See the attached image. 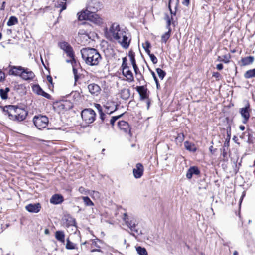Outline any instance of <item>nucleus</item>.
Instances as JSON below:
<instances>
[{"mask_svg":"<svg viewBox=\"0 0 255 255\" xmlns=\"http://www.w3.org/2000/svg\"><path fill=\"white\" fill-rule=\"evenodd\" d=\"M105 35L107 39L111 41L117 42L125 49H128L129 46L130 39L128 36V30L120 27L117 23L112 24L109 29L106 28Z\"/></svg>","mask_w":255,"mask_h":255,"instance_id":"obj_1","label":"nucleus"},{"mask_svg":"<svg viewBox=\"0 0 255 255\" xmlns=\"http://www.w3.org/2000/svg\"><path fill=\"white\" fill-rule=\"evenodd\" d=\"M3 111L5 115H8L10 120L14 121H22L27 115V112L24 109L14 105L5 106L3 107Z\"/></svg>","mask_w":255,"mask_h":255,"instance_id":"obj_2","label":"nucleus"},{"mask_svg":"<svg viewBox=\"0 0 255 255\" xmlns=\"http://www.w3.org/2000/svg\"><path fill=\"white\" fill-rule=\"evenodd\" d=\"M82 58L90 66L97 65L101 60V56L97 50L92 48H83L81 50Z\"/></svg>","mask_w":255,"mask_h":255,"instance_id":"obj_3","label":"nucleus"},{"mask_svg":"<svg viewBox=\"0 0 255 255\" xmlns=\"http://www.w3.org/2000/svg\"><path fill=\"white\" fill-rule=\"evenodd\" d=\"M93 13H89L86 10L78 13L79 20H88L95 23L100 24L102 22V19L98 15H93Z\"/></svg>","mask_w":255,"mask_h":255,"instance_id":"obj_4","label":"nucleus"},{"mask_svg":"<svg viewBox=\"0 0 255 255\" xmlns=\"http://www.w3.org/2000/svg\"><path fill=\"white\" fill-rule=\"evenodd\" d=\"M81 117L86 124H89L95 120L96 113L92 109H85L81 112Z\"/></svg>","mask_w":255,"mask_h":255,"instance_id":"obj_5","label":"nucleus"},{"mask_svg":"<svg viewBox=\"0 0 255 255\" xmlns=\"http://www.w3.org/2000/svg\"><path fill=\"white\" fill-rule=\"evenodd\" d=\"M33 121L35 127L39 129L45 128L48 124V118L45 116L41 115L35 116Z\"/></svg>","mask_w":255,"mask_h":255,"instance_id":"obj_6","label":"nucleus"},{"mask_svg":"<svg viewBox=\"0 0 255 255\" xmlns=\"http://www.w3.org/2000/svg\"><path fill=\"white\" fill-rule=\"evenodd\" d=\"M58 46L66 53L67 56L72 58L73 61H75L74 53L73 48L68 42L65 41L60 42L58 43Z\"/></svg>","mask_w":255,"mask_h":255,"instance_id":"obj_7","label":"nucleus"},{"mask_svg":"<svg viewBox=\"0 0 255 255\" xmlns=\"http://www.w3.org/2000/svg\"><path fill=\"white\" fill-rule=\"evenodd\" d=\"M9 74L10 75L19 76L21 78V75L23 72L24 67L20 66H12L9 65Z\"/></svg>","mask_w":255,"mask_h":255,"instance_id":"obj_8","label":"nucleus"},{"mask_svg":"<svg viewBox=\"0 0 255 255\" xmlns=\"http://www.w3.org/2000/svg\"><path fill=\"white\" fill-rule=\"evenodd\" d=\"M240 113L243 118V123L246 124L250 117V104L247 103L245 107L240 108Z\"/></svg>","mask_w":255,"mask_h":255,"instance_id":"obj_9","label":"nucleus"},{"mask_svg":"<svg viewBox=\"0 0 255 255\" xmlns=\"http://www.w3.org/2000/svg\"><path fill=\"white\" fill-rule=\"evenodd\" d=\"M117 104L114 102H108L104 106L105 112L109 116L111 114L117 110Z\"/></svg>","mask_w":255,"mask_h":255,"instance_id":"obj_10","label":"nucleus"},{"mask_svg":"<svg viewBox=\"0 0 255 255\" xmlns=\"http://www.w3.org/2000/svg\"><path fill=\"white\" fill-rule=\"evenodd\" d=\"M35 74L33 71L27 68H24L21 75V78L25 81H31L33 79Z\"/></svg>","mask_w":255,"mask_h":255,"instance_id":"obj_11","label":"nucleus"},{"mask_svg":"<svg viewBox=\"0 0 255 255\" xmlns=\"http://www.w3.org/2000/svg\"><path fill=\"white\" fill-rule=\"evenodd\" d=\"M98 8L99 4L95 1L91 0L88 3L86 10L89 13L92 12L93 15H97L96 12L97 11Z\"/></svg>","mask_w":255,"mask_h":255,"instance_id":"obj_12","label":"nucleus"},{"mask_svg":"<svg viewBox=\"0 0 255 255\" xmlns=\"http://www.w3.org/2000/svg\"><path fill=\"white\" fill-rule=\"evenodd\" d=\"M143 166L140 163H137L136 165V167L133 170V173L135 178H139L143 175Z\"/></svg>","mask_w":255,"mask_h":255,"instance_id":"obj_13","label":"nucleus"},{"mask_svg":"<svg viewBox=\"0 0 255 255\" xmlns=\"http://www.w3.org/2000/svg\"><path fill=\"white\" fill-rule=\"evenodd\" d=\"M118 125L119 129L124 132L127 133L130 132V128L128 122L125 121H119Z\"/></svg>","mask_w":255,"mask_h":255,"instance_id":"obj_14","label":"nucleus"},{"mask_svg":"<svg viewBox=\"0 0 255 255\" xmlns=\"http://www.w3.org/2000/svg\"><path fill=\"white\" fill-rule=\"evenodd\" d=\"M41 205L39 203L29 204L26 206V209L29 212L38 213L41 209Z\"/></svg>","mask_w":255,"mask_h":255,"instance_id":"obj_15","label":"nucleus"},{"mask_svg":"<svg viewBox=\"0 0 255 255\" xmlns=\"http://www.w3.org/2000/svg\"><path fill=\"white\" fill-rule=\"evenodd\" d=\"M88 88L90 93L93 95H98L101 91L100 87L95 83L89 84L88 86Z\"/></svg>","mask_w":255,"mask_h":255,"instance_id":"obj_16","label":"nucleus"},{"mask_svg":"<svg viewBox=\"0 0 255 255\" xmlns=\"http://www.w3.org/2000/svg\"><path fill=\"white\" fill-rule=\"evenodd\" d=\"M123 74L127 78V80L129 82L134 81L133 75L132 72L129 69V67L122 68Z\"/></svg>","mask_w":255,"mask_h":255,"instance_id":"obj_17","label":"nucleus"},{"mask_svg":"<svg viewBox=\"0 0 255 255\" xmlns=\"http://www.w3.org/2000/svg\"><path fill=\"white\" fill-rule=\"evenodd\" d=\"M254 59V57L252 56L245 57L241 59L239 63L241 66H245L252 64Z\"/></svg>","mask_w":255,"mask_h":255,"instance_id":"obj_18","label":"nucleus"},{"mask_svg":"<svg viewBox=\"0 0 255 255\" xmlns=\"http://www.w3.org/2000/svg\"><path fill=\"white\" fill-rule=\"evenodd\" d=\"M200 173V171L198 168L196 166L191 167L187 171L186 173V177L188 179H191L193 175H198Z\"/></svg>","mask_w":255,"mask_h":255,"instance_id":"obj_19","label":"nucleus"},{"mask_svg":"<svg viewBox=\"0 0 255 255\" xmlns=\"http://www.w3.org/2000/svg\"><path fill=\"white\" fill-rule=\"evenodd\" d=\"M50 201L53 204H60L63 201V197L61 195L55 194L51 197Z\"/></svg>","mask_w":255,"mask_h":255,"instance_id":"obj_20","label":"nucleus"},{"mask_svg":"<svg viewBox=\"0 0 255 255\" xmlns=\"http://www.w3.org/2000/svg\"><path fill=\"white\" fill-rule=\"evenodd\" d=\"M229 142L230 138L226 140L222 148V155L224 158V159H227L228 158V151L229 147Z\"/></svg>","mask_w":255,"mask_h":255,"instance_id":"obj_21","label":"nucleus"},{"mask_svg":"<svg viewBox=\"0 0 255 255\" xmlns=\"http://www.w3.org/2000/svg\"><path fill=\"white\" fill-rule=\"evenodd\" d=\"M136 89L142 99L147 98V89L144 86H137Z\"/></svg>","mask_w":255,"mask_h":255,"instance_id":"obj_22","label":"nucleus"},{"mask_svg":"<svg viewBox=\"0 0 255 255\" xmlns=\"http://www.w3.org/2000/svg\"><path fill=\"white\" fill-rule=\"evenodd\" d=\"M126 224L128 227L131 231L135 232V233L139 234L138 230L135 228L136 224L134 219L130 220H129L128 221L126 222Z\"/></svg>","mask_w":255,"mask_h":255,"instance_id":"obj_23","label":"nucleus"},{"mask_svg":"<svg viewBox=\"0 0 255 255\" xmlns=\"http://www.w3.org/2000/svg\"><path fill=\"white\" fill-rule=\"evenodd\" d=\"M133 66L136 79L138 81H140L144 80V77L143 74L141 73V71L139 70L137 65H134Z\"/></svg>","mask_w":255,"mask_h":255,"instance_id":"obj_24","label":"nucleus"},{"mask_svg":"<svg viewBox=\"0 0 255 255\" xmlns=\"http://www.w3.org/2000/svg\"><path fill=\"white\" fill-rule=\"evenodd\" d=\"M121 98L124 100H127L130 95V90L128 88H124L120 92Z\"/></svg>","mask_w":255,"mask_h":255,"instance_id":"obj_25","label":"nucleus"},{"mask_svg":"<svg viewBox=\"0 0 255 255\" xmlns=\"http://www.w3.org/2000/svg\"><path fill=\"white\" fill-rule=\"evenodd\" d=\"M56 239L62 243L65 242V234L62 231H57L55 232Z\"/></svg>","mask_w":255,"mask_h":255,"instance_id":"obj_26","label":"nucleus"},{"mask_svg":"<svg viewBox=\"0 0 255 255\" xmlns=\"http://www.w3.org/2000/svg\"><path fill=\"white\" fill-rule=\"evenodd\" d=\"M184 146L185 148L190 151L195 152L196 151V148L195 145L188 141H185L184 142Z\"/></svg>","mask_w":255,"mask_h":255,"instance_id":"obj_27","label":"nucleus"},{"mask_svg":"<svg viewBox=\"0 0 255 255\" xmlns=\"http://www.w3.org/2000/svg\"><path fill=\"white\" fill-rule=\"evenodd\" d=\"M78 37L80 38H84L85 40H87L89 39V36L87 31L84 29H80L78 31Z\"/></svg>","mask_w":255,"mask_h":255,"instance_id":"obj_28","label":"nucleus"},{"mask_svg":"<svg viewBox=\"0 0 255 255\" xmlns=\"http://www.w3.org/2000/svg\"><path fill=\"white\" fill-rule=\"evenodd\" d=\"M244 76L246 79L255 77V68L247 71L245 73Z\"/></svg>","mask_w":255,"mask_h":255,"instance_id":"obj_29","label":"nucleus"},{"mask_svg":"<svg viewBox=\"0 0 255 255\" xmlns=\"http://www.w3.org/2000/svg\"><path fill=\"white\" fill-rule=\"evenodd\" d=\"M18 22V19L14 16H10L7 24L8 26H11L17 24Z\"/></svg>","mask_w":255,"mask_h":255,"instance_id":"obj_30","label":"nucleus"},{"mask_svg":"<svg viewBox=\"0 0 255 255\" xmlns=\"http://www.w3.org/2000/svg\"><path fill=\"white\" fill-rule=\"evenodd\" d=\"M168 31L165 33L161 36V41L162 42L166 43L167 40L169 38L171 35V28H168Z\"/></svg>","mask_w":255,"mask_h":255,"instance_id":"obj_31","label":"nucleus"},{"mask_svg":"<svg viewBox=\"0 0 255 255\" xmlns=\"http://www.w3.org/2000/svg\"><path fill=\"white\" fill-rule=\"evenodd\" d=\"M136 251L139 255H148L147 252L145 248H142L140 246L135 247Z\"/></svg>","mask_w":255,"mask_h":255,"instance_id":"obj_32","label":"nucleus"},{"mask_svg":"<svg viewBox=\"0 0 255 255\" xmlns=\"http://www.w3.org/2000/svg\"><path fill=\"white\" fill-rule=\"evenodd\" d=\"M66 0H62V1H58L57 5H56V7L58 8L61 7V8L60 10V12H62L63 10L66 9Z\"/></svg>","mask_w":255,"mask_h":255,"instance_id":"obj_33","label":"nucleus"},{"mask_svg":"<svg viewBox=\"0 0 255 255\" xmlns=\"http://www.w3.org/2000/svg\"><path fill=\"white\" fill-rule=\"evenodd\" d=\"M230 55H224L222 57H221V56H218L217 60L220 62H223L225 63H228L230 61Z\"/></svg>","mask_w":255,"mask_h":255,"instance_id":"obj_34","label":"nucleus"},{"mask_svg":"<svg viewBox=\"0 0 255 255\" xmlns=\"http://www.w3.org/2000/svg\"><path fill=\"white\" fill-rule=\"evenodd\" d=\"M82 199L83 200L84 204L87 206H94L93 202L90 200V199L87 196H83Z\"/></svg>","mask_w":255,"mask_h":255,"instance_id":"obj_35","label":"nucleus"},{"mask_svg":"<svg viewBox=\"0 0 255 255\" xmlns=\"http://www.w3.org/2000/svg\"><path fill=\"white\" fill-rule=\"evenodd\" d=\"M156 71L158 74V77L161 80L163 79V78H164V77L166 75L165 72L159 68H156Z\"/></svg>","mask_w":255,"mask_h":255,"instance_id":"obj_36","label":"nucleus"},{"mask_svg":"<svg viewBox=\"0 0 255 255\" xmlns=\"http://www.w3.org/2000/svg\"><path fill=\"white\" fill-rule=\"evenodd\" d=\"M32 89L34 93L39 95H40L41 93L42 92V91L43 90L39 85H34L32 87Z\"/></svg>","mask_w":255,"mask_h":255,"instance_id":"obj_37","label":"nucleus"},{"mask_svg":"<svg viewBox=\"0 0 255 255\" xmlns=\"http://www.w3.org/2000/svg\"><path fill=\"white\" fill-rule=\"evenodd\" d=\"M66 248L67 249H74L75 248V245L71 242L69 238H67V243L66 245Z\"/></svg>","mask_w":255,"mask_h":255,"instance_id":"obj_38","label":"nucleus"},{"mask_svg":"<svg viewBox=\"0 0 255 255\" xmlns=\"http://www.w3.org/2000/svg\"><path fill=\"white\" fill-rule=\"evenodd\" d=\"M123 115V114H121V115H119V116H113V117H111V119L110 120V124L112 125V127L114 126V123H115V121L116 120H117L118 119H119L120 117H121Z\"/></svg>","mask_w":255,"mask_h":255,"instance_id":"obj_39","label":"nucleus"},{"mask_svg":"<svg viewBox=\"0 0 255 255\" xmlns=\"http://www.w3.org/2000/svg\"><path fill=\"white\" fill-rule=\"evenodd\" d=\"M143 48L148 55L150 54V51L149 49V48L150 47V44L149 42L146 41L144 44H143Z\"/></svg>","mask_w":255,"mask_h":255,"instance_id":"obj_40","label":"nucleus"},{"mask_svg":"<svg viewBox=\"0 0 255 255\" xmlns=\"http://www.w3.org/2000/svg\"><path fill=\"white\" fill-rule=\"evenodd\" d=\"M184 139V135L182 133H179L176 138V140L177 142L179 143H182Z\"/></svg>","mask_w":255,"mask_h":255,"instance_id":"obj_41","label":"nucleus"},{"mask_svg":"<svg viewBox=\"0 0 255 255\" xmlns=\"http://www.w3.org/2000/svg\"><path fill=\"white\" fill-rule=\"evenodd\" d=\"M73 73L74 75L75 82L76 83L79 78V76L78 74L77 70L76 69L74 65H73Z\"/></svg>","mask_w":255,"mask_h":255,"instance_id":"obj_42","label":"nucleus"},{"mask_svg":"<svg viewBox=\"0 0 255 255\" xmlns=\"http://www.w3.org/2000/svg\"><path fill=\"white\" fill-rule=\"evenodd\" d=\"M0 95L2 99H6L7 98V93H6L4 89H0Z\"/></svg>","mask_w":255,"mask_h":255,"instance_id":"obj_43","label":"nucleus"},{"mask_svg":"<svg viewBox=\"0 0 255 255\" xmlns=\"http://www.w3.org/2000/svg\"><path fill=\"white\" fill-rule=\"evenodd\" d=\"M128 56L130 58V60L131 61V63L132 66L136 65V64L134 55L132 53H129Z\"/></svg>","mask_w":255,"mask_h":255,"instance_id":"obj_44","label":"nucleus"},{"mask_svg":"<svg viewBox=\"0 0 255 255\" xmlns=\"http://www.w3.org/2000/svg\"><path fill=\"white\" fill-rule=\"evenodd\" d=\"M148 55L150 58L151 61L153 64H156L157 63L158 60L154 54L150 53Z\"/></svg>","mask_w":255,"mask_h":255,"instance_id":"obj_45","label":"nucleus"},{"mask_svg":"<svg viewBox=\"0 0 255 255\" xmlns=\"http://www.w3.org/2000/svg\"><path fill=\"white\" fill-rule=\"evenodd\" d=\"M78 191L81 194L85 195H87L89 193V190H86L85 188L82 186L79 188Z\"/></svg>","mask_w":255,"mask_h":255,"instance_id":"obj_46","label":"nucleus"},{"mask_svg":"<svg viewBox=\"0 0 255 255\" xmlns=\"http://www.w3.org/2000/svg\"><path fill=\"white\" fill-rule=\"evenodd\" d=\"M100 114V118L102 120V121H104L105 120H107V114L104 113V112H102V113L99 114Z\"/></svg>","mask_w":255,"mask_h":255,"instance_id":"obj_47","label":"nucleus"},{"mask_svg":"<svg viewBox=\"0 0 255 255\" xmlns=\"http://www.w3.org/2000/svg\"><path fill=\"white\" fill-rule=\"evenodd\" d=\"M95 107L98 110L99 114L103 112L102 110V108L99 104H95Z\"/></svg>","mask_w":255,"mask_h":255,"instance_id":"obj_48","label":"nucleus"},{"mask_svg":"<svg viewBox=\"0 0 255 255\" xmlns=\"http://www.w3.org/2000/svg\"><path fill=\"white\" fill-rule=\"evenodd\" d=\"M122 60H123V63L122 64V68L128 67L127 63V60L126 57L123 58Z\"/></svg>","mask_w":255,"mask_h":255,"instance_id":"obj_49","label":"nucleus"},{"mask_svg":"<svg viewBox=\"0 0 255 255\" xmlns=\"http://www.w3.org/2000/svg\"><path fill=\"white\" fill-rule=\"evenodd\" d=\"M40 95H41L47 99H50L51 97V96L49 94L44 92L43 90L42 91V92L41 93Z\"/></svg>","mask_w":255,"mask_h":255,"instance_id":"obj_50","label":"nucleus"},{"mask_svg":"<svg viewBox=\"0 0 255 255\" xmlns=\"http://www.w3.org/2000/svg\"><path fill=\"white\" fill-rule=\"evenodd\" d=\"M172 18L171 17V19ZM165 19H166V20L167 21V28H170V25H171V18L169 17V16H167Z\"/></svg>","mask_w":255,"mask_h":255,"instance_id":"obj_51","label":"nucleus"},{"mask_svg":"<svg viewBox=\"0 0 255 255\" xmlns=\"http://www.w3.org/2000/svg\"><path fill=\"white\" fill-rule=\"evenodd\" d=\"M172 2V0H169V4H168V7H169V9L170 10V13L172 15H175L176 14V11H175L174 12H173V11L172 10L171 8V4Z\"/></svg>","mask_w":255,"mask_h":255,"instance_id":"obj_52","label":"nucleus"},{"mask_svg":"<svg viewBox=\"0 0 255 255\" xmlns=\"http://www.w3.org/2000/svg\"><path fill=\"white\" fill-rule=\"evenodd\" d=\"M5 78V74L2 71L0 70V81H2Z\"/></svg>","mask_w":255,"mask_h":255,"instance_id":"obj_53","label":"nucleus"},{"mask_svg":"<svg viewBox=\"0 0 255 255\" xmlns=\"http://www.w3.org/2000/svg\"><path fill=\"white\" fill-rule=\"evenodd\" d=\"M123 219L125 221V224L126 223V222L129 220L128 216L126 213H124Z\"/></svg>","mask_w":255,"mask_h":255,"instance_id":"obj_54","label":"nucleus"},{"mask_svg":"<svg viewBox=\"0 0 255 255\" xmlns=\"http://www.w3.org/2000/svg\"><path fill=\"white\" fill-rule=\"evenodd\" d=\"M216 68L218 70H221L223 68V65L222 64H218L217 65Z\"/></svg>","mask_w":255,"mask_h":255,"instance_id":"obj_55","label":"nucleus"},{"mask_svg":"<svg viewBox=\"0 0 255 255\" xmlns=\"http://www.w3.org/2000/svg\"><path fill=\"white\" fill-rule=\"evenodd\" d=\"M190 0H183L182 4L184 5L187 6L189 4Z\"/></svg>","mask_w":255,"mask_h":255,"instance_id":"obj_56","label":"nucleus"},{"mask_svg":"<svg viewBox=\"0 0 255 255\" xmlns=\"http://www.w3.org/2000/svg\"><path fill=\"white\" fill-rule=\"evenodd\" d=\"M47 80L50 83H52V78L50 76H48L47 77Z\"/></svg>","mask_w":255,"mask_h":255,"instance_id":"obj_57","label":"nucleus"},{"mask_svg":"<svg viewBox=\"0 0 255 255\" xmlns=\"http://www.w3.org/2000/svg\"><path fill=\"white\" fill-rule=\"evenodd\" d=\"M219 76H220V74L218 72L214 73V74H213V76H214L216 78H218Z\"/></svg>","mask_w":255,"mask_h":255,"instance_id":"obj_58","label":"nucleus"},{"mask_svg":"<svg viewBox=\"0 0 255 255\" xmlns=\"http://www.w3.org/2000/svg\"><path fill=\"white\" fill-rule=\"evenodd\" d=\"M150 70L151 71V73L152 76H153V78L156 79L157 77L156 76L155 73L153 71H151V70Z\"/></svg>","mask_w":255,"mask_h":255,"instance_id":"obj_59","label":"nucleus"},{"mask_svg":"<svg viewBox=\"0 0 255 255\" xmlns=\"http://www.w3.org/2000/svg\"><path fill=\"white\" fill-rule=\"evenodd\" d=\"M66 62H67V63L71 62V63H72V65H73V62H75V61H73L72 58H71V60H66Z\"/></svg>","mask_w":255,"mask_h":255,"instance_id":"obj_60","label":"nucleus"},{"mask_svg":"<svg viewBox=\"0 0 255 255\" xmlns=\"http://www.w3.org/2000/svg\"><path fill=\"white\" fill-rule=\"evenodd\" d=\"M156 85L157 89H159L160 88V86L159 83V82H157V83L156 84Z\"/></svg>","mask_w":255,"mask_h":255,"instance_id":"obj_61","label":"nucleus"},{"mask_svg":"<svg viewBox=\"0 0 255 255\" xmlns=\"http://www.w3.org/2000/svg\"><path fill=\"white\" fill-rule=\"evenodd\" d=\"M240 130L242 131L244 130L245 129V127L244 126H240L239 127Z\"/></svg>","mask_w":255,"mask_h":255,"instance_id":"obj_62","label":"nucleus"},{"mask_svg":"<svg viewBox=\"0 0 255 255\" xmlns=\"http://www.w3.org/2000/svg\"><path fill=\"white\" fill-rule=\"evenodd\" d=\"M44 233L45 234H48L49 233V231L48 229H46L44 231Z\"/></svg>","mask_w":255,"mask_h":255,"instance_id":"obj_63","label":"nucleus"},{"mask_svg":"<svg viewBox=\"0 0 255 255\" xmlns=\"http://www.w3.org/2000/svg\"><path fill=\"white\" fill-rule=\"evenodd\" d=\"M4 91H5L6 93H8L10 91V89L9 88L7 87L4 89Z\"/></svg>","mask_w":255,"mask_h":255,"instance_id":"obj_64","label":"nucleus"}]
</instances>
